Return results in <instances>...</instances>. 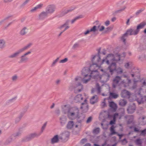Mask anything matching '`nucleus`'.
Masks as SVG:
<instances>
[{
	"label": "nucleus",
	"instance_id": "obj_1",
	"mask_svg": "<svg viewBox=\"0 0 146 146\" xmlns=\"http://www.w3.org/2000/svg\"><path fill=\"white\" fill-rule=\"evenodd\" d=\"M79 109L76 107L71 108L68 110L67 115L68 118L71 120L77 119L78 123H81L84 119L85 116L81 114L79 115Z\"/></svg>",
	"mask_w": 146,
	"mask_h": 146
},
{
	"label": "nucleus",
	"instance_id": "obj_2",
	"mask_svg": "<svg viewBox=\"0 0 146 146\" xmlns=\"http://www.w3.org/2000/svg\"><path fill=\"white\" fill-rule=\"evenodd\" d=\"M96 59L98 60V62H101V64H103L104 62L108 65L110 63L113 62L114 61H116L114 55L112 54H110L108 55L106 57L105 59H103L102 60L100 56L99 55H94L92 58V61H94V59Z\"/></svg>",
	"mask_w": 146,
	"mask_h": 146
},
{
	"label": "nucleus",
	"instance_id": "obj_3",
	"mask_svg": "<svg viewBox=\"0 0 146 146\" xmlns=\"http://www.w3.org/2000/svg\"><path fill=\"white\" fill-rule=\"evenodd\" d=\"M90 71V68L88 67H85L83 68L82 71V74L84 77L82 78L81 77L77 76L75 78L76 81L78 80L82 81L84 84L87 83L90 80V76L88 74Z\"/></svg>",
	"mask_w": 146,
	"mask_h": 146
},
{
	"label": "nucleus",
	"instance_id": "obj_4",
	"mask_svg": "<svg viewBox=\"0 0 146 146\" xmlns=\"http://www.w3.org/2000/svg\"><path fill=\"white\" fill-rule=\"evenodd\" d=\"M32 43H29L23 48L20 49L17 51L9 55L8 58L10 59H13L17 58L19 54L22 52L29 48L32 45Z\"/></svg>",
	"mask_w": 146,
	"mask_h": 146
},
{
	"label": "nucleus",
	"instance_id": "obj_5",
	"mask_svg": "<svg viewBox=\"0 0 146 146\" xmlns=\"http://www.w3.org/2000/svg\"><path fill=\"white\" fill-rule=\"evenodd\" d=\"M110 64L108 67V69L109 70L111 75H112L116 71V64L115 62H111Z\"/></svg>",
	"mask_w": 146,
	"mask_h": 146
},
{
	"label": "nucleus",
	"instance_id": "obj_6",
	"mask_svg": "<svg viewBox=\"0 0 146 146\" xmlns=\"http://www.w3.org/2000/svg\"><path fill=\"white\" fill-rule=\"evenodd\" d=\"M92 61L93 62V64L90 65V68L91 71L92 70H97L96 68L98 67L99 66V65H100L102 64H100V63L99 62V63L98 62V60L95 58L94 59V61L93 62L92 61Z\"/></svg>",
	"mask_w": 146,
	"mask_h": 146
},
{
	"label": "nucleus",
	"instance_id": "obj_7",
	"mask_svg": "<svg viewBox=\"0 0 146 146\" xmlns=\"http://www.w3.org/2000/svg\"><path fill=\"white\" fill-rule=\"evenodd\" d=\"M69 22V20H67L65 23H64L62 25H61L60 27H58V28L60 30L62 29V28L64 27H65L64 29L59 35L58 36H60L61 34L63 32H64L66 30L68 29L69 28V27L68 26Z\"/></svg>",
	"mask_w": 146,
	"mask_h": 146
},
{
	"label": "nucleus",
	"instance_id": "obj_8",
	"mask_svg": "<svg viewBox=\"0 0 146 146\" xmlns=\"http://www.w3.org/2000/svg\"><path fill=\"white\" fill-rule=\"evenodd\" d=\"M136 106L134 103L130 104L128 106L127 110L129 114H132L136 110Z\"/></svg>",
	"mask_w": 146,
	"mask_h": 146
},
{
	"label": "nucleus",
	"instance_id": "obj_9",
	"mask_svg": "<svg viewBox=\"0 0 146 146\" xmlns=\"http://www.w3.org/2000/svg\"><path fill=\"white\" fill-rule=\"evenodd\" d=\"M55 7L54 5H49L46 8V11L48 14H51L55 11Z\"/></svg>",
	"mask_w": 146,
	"mask_h": 146
},
{
	"label": "nucleus",
	"instance_id": "obj_10",
	"mask_svg": "<svg viewBox=\"0 0 146 146\" xmlns=\"http://www.w3.org/2000/svg\"><path fill=\"white\" fill-rule=\"evenodd\" d=\"M127 81L125 80H123L120 83L121 84L125 87H129L130 84L131 82V81L130 79L128 78H127Z\"/></svg>",
	"mask_w": 146,
	"mask_h": 146
},
{
	"label": "nucleus",
	"instance_id": "obj_11",
	"mask_svg": "<svg viewBox=\"0 0 146 146\" xmlns=\"http://www.w3.org/2000/svg\"><path fill=\"white\" fill-rule=\"evenodd\" d=\"M121 80V77L119 76L115 77L113 80V87L115 88L119 86V82Z\"/></svg>",
	"mask_w": 146,
	"mask_h": 146
},
{
	"label": "nucleus",
	"instance_id": "obj_12",
	"mask_svg": "<svg viewBox=\"0 0 146 146\" xmlns=\"http://www.w3.org/2000/svg\"><path fill=\"white\" fill-rule=\"evenodd\" d=\"M48 16V14L46 11H43L40 13L38 16V19L39 20H43Z\"/></svg>",
	"mask_w": 146,
	"mask_h": 146
},
{
	"label": "nucleus",
	"instance_id": "obj_13",
	"mask_svg": "<svg viewBox=\"0 0 146 146\" xmlns=\"http://www.w3.org/2000/svg\"><path fill=\"white\" fill-rule=\"evenodd\" d=\"M126 32L128 35H137L139 33L137 29L135 30L132 29H128Z\"/></svg>",
	"mask_w": 146,
	"mask_h": 146
},
{
	"label": "nucleus",
	"instance_id": "obj_14",
	"mask_svg": "<svg viewBox=\"0 0 146 146\" xmlns=\"http://www.w3.org/2000/svg\"><path fill=\"white\" fill-rule=\"evenodd\" d=\"M125 119H127V123L128 124L133 123L134 116L133 115H127L125 116Z\"/></svg>",
	"mask_w": 146,
	"mask_h": 146
},
{
	"label": "nucleus",
	"instance_id": "obj_15",
	"mask_svg": "<svg viewBox=\"0 0 146 146\" xmlns=\"http://www.w3.org/2000/svg\"><path fill=\"white\" fill-rule=\"evenodd\" d=\"M99 76V73L98 71L97 70H92L90 74V80L91 77L93 78L94 79H95L97 78Z\"/></svg>",
	"mask_w": 146,
	"mask_h": 146
},
{
	"label": "nucleus",
	"instance_id": "obj_16",
	"mask_svg": "<svg viewBox=\"0 0 146 146\" xmlns=\"http://www.w3.org/2000/svg\"><path fill=\"white\" fill-rule=\"evenodd\" d=\"M69 136V133L68 131H65L62 133L61 137L60 139L63 140H67Z\"/></svg>",
	"mask_w": 146,
	"mask_h": 146
},
{
	"label": "nucleus",
	"instance_id": "obj_17",
	"mask_svg": "<svg viewBox=\"0 0 146 146\" xmlns=\"http://www.w3.org/2000/svg\"><path fill=\"white\" fill-rule=\"evenodd\" d=\"M121 94V96L123 98L129 97L130 95L129 92L125 90H123L122 91Z\"/></svg>",
	"mask_w": 146,
	"mask_h": 146
},
{
	"label": "nucleus",
	"instance_id": "obj_18",
	"mask_svg": "<svg viewBox=\"0 0 146 146\" xmlns=\"http://www.w3.org/2000/svg\"><path fill=\"white\" fill-rule=\"evenodd\" d=\"M28 60L29 58L28 57L23 54L20 57L19 62V63H25Z\"/></svg>",
	"mask_w": 146,
	"mask_h": 146
},
{
	"label": "nucleus",
	"instance_id": "obj_19",
	"mask_svg": "<svg viewBox=\"0 0 146 146\" xmlns=\"http://www.w3.org/2000/svg\"><path fill=\"white\" fill-rule=\"evenodd\" d=\"M139 124L142 125H144L146 124V116H142L139 119Z\"/></svg>",
	"mask_w": 146,
	"mask_h": 146
},
{
	"label": "nucleus",
	"instance_id": "obj_20",
	"mask_svg": "<svg viewBox=\"0 0 146 146\" xmlns=\"http://www.w3.org/2000/svg\"><path fill=\"white\" fill-rule=\"evenodd\" d=\"M98 97L96 95H94L90 99V102L92 104H94L98 101Z\"/></svg>",
	"mask_w": 146,
	"mask_h": 146
},
{
	"label": "nucleus",
	"instance_id": "obj_21",
	"mask_svg": "<svg viewBox=\"0 0 146 146\" xmlns=\"http://www.w3.org/2000/svg\"><path fill=\"white\" fill-rule=\"evenodd\" d=\"M83 99V98L81 94L77 95L74 98V100L76 102H80L81 100H82Z\"/></svg>",
	"mask_w": 146,
	"mask_h": 146
},
{
	"label": "nucleus",
	"instance_id": "obj_22",
	"mask_svg": "<svg viewBox=\"0 0 146 146\" xmlns=\"http://www.w3.org/2000/svg\"><path fill=\"white\" fill-rule=\"evenodd\" d=\"M145 25H146V22L143 21L138 25L137 26L136 29L139 32L140 29L143 28Z\"/></svg>",
	"mask_w": 146,
	"mask_h": 146
},
{
	"label": "nucleus",
	"instance_id": "obj_23",
	"mask_svg": "<svg viewBox=\"0 0 146 146\" xmlns=\"http://www.w3.org/2000/svg\"><path fill=\"white\" fill-rule=\"evenodd\" d=\"M43 4H40L37 5L36 7L33 8L30 10V12L31 13H33L36 11L37 10L40 9L43 6Z\"/></svg>",
	"mask_w": 146,
	"mask_h": 146
},
{
	"label": "nucleus",
	"instance_id": "obj_24",
	"mask_svg": "<svg viewBox=\"0 0 146 146\" xmlns=\"http://www.w3.org/2000/svg\"><path fill=\"white\" fill-rule=\"evenodd\" d=\"M28 29L26 27L23 28L20 31L19 33L22 36L25 35L28 32Z\"/></svg>",
	"mask_w": 146,
	"mask_h": 146
},
{
	"label": "nucleus",
	"instance_id": "obj_25",
	"mask_svg": "<svg viewBox=\"0 0 146 146\" xmlns=\"http://www.w3.org/2000/svg\"><path fill=\"white\" fill-rule=\"evenodd\" d=\"M70 108H68L66 105H63L62 106V111L64 114L67 113V115L68 110Z\"/></svg>",
	"mask_w": 146,
	"mask_h": 146
},
{
	"label": "nucleus",
	"instance_id": "obj_26",
	"mask_svg": "<svg viewBox=\"0 0 146 146\" xmlns=\"http://www.w3.org/2000/svg\"><path fill=\"white\" fill-rule=\"evenodd\" d=\"M109 105L110 107L114 110L116 111L117 108V106L114 102H110Z\"/></svg>",
	"mask_w": 146,
	"mask_h": 146
},
{
	"label": "nucleus",
	"instance_id": "obj_27",
	"mask_svg": "<svg viewBox=\"0 0 146 146\" xmlns=\"http://www.w3.org/2000/svg\"><path fill=\"white\" fill-rule=\"evenodd\" d=\"M32 139L33 138L31 137L30 134L23 138L22 139V141L23 142H28L31 141Z\"/></svg>",
	"mask_w": 146,
	"mask_h": 146
},
{
	"label": "nucleus",
	"instance_id": "obj_28",
	"mask_svg": "<svg viewBox=\"0 0 146 146\" xmlns=\"http://www.w3.org/2000/svg\"><path fill=\"white\" fill-rule=\"evenodd\" d=\"M58 141V135H55L51 139V143L52 144L57 143Z\"/></svg>",
	"mask_w": 146,
	"mask_h": 146
},
{
	"label": "nucleus",
	"instance_id": "obj_29",
	"mask_svg": "<svg viewBox=\"0 0 146 146\" xmlns=\"http://www.w3.org/2000/svg\"><path fill=\"white\" fill-rule=\"evenodd\" d=\"M128 35V34L126 31V33L123 34L121 38V40L125 44L126 43V40Z\"/></svg>",
	"mask_w": 146,
	"mask_h": 146
},
{
	"label": "nucleus",
	"instance_id": "obj_30",
	"mask_svg": "<svg viewBox=\"0 0 146 146\" xmlns=\"http://www.w3.org/2000/svg\"><path fill=\"white\" fill-rule=\"evenodd\" d=\"M13 138L11 136L6 140L4 143V145H7L9 144L12 141Z\"/></svg>",
	"mask_w": 146,
	"mask_h": 146
},
{
	"label": "nucleus",
	"instance_id": "obj_31",
	"mask_svg": "<svg viewBox=\"0 0 146 146\" xmlns=\"http://www.w3.org/2000/svg\"><path fill=\"white\" fill-rule=\"evenodd\" d=\"M60 123L61 125H63L66 122V118L64 116H63L60 118Z\"/></svg>",
	"mask_w": 146,
	"mask_h": 146
},
{
	"label": "nucleus",
	"instance_id": "obj_32",
	"mask_svg": "<svg viewBox=\"0 0 146 146\" xmlns=\"http://www.w3.org/2000/svg\"><path fill=\"white\" fill-rule=\"evenodd\" d=\"M74 123L73 121H69L67 125V128L68 129H71L73 127Z\"/></svg>",
	"mask_w": 146,
	"mask_h": 146
},
{
	"label": "nucleus",
	"instance_id": "obj_33",
	"mask_svg": "<svg viewBox=\"0 0 146 146\" xmlns=\"http://www.w3.org/2000/svg\"><path fill=\"white\" fill-rule=\"evenodd\" d=\"M31 136V137H32L33 139L35 137H38L41 135V133H39L36 132L31 133L30 134Z\"/></svg>",
	"mask_w": 146,
	"mask_h": 146
},
{
	"label": "nucleus",
	"instance_id": "obj_34",
	"mask_svg": "<svg viewBox=\"0 0 146 146\" xmlns=\"http://www.w3.org/2000/svg\"><path fill=\"white\" fill-rule=\"evenodd\" d=\"M118 96V94L110 92L109 98L115 99L117 98Z\"/></svg>",
	"mask_w": 146,
	"mask_h": 146
},
{
	"label": "nucleus",
	"instance_id": "obj_35",
	"mask_svg": "<svg viewBox=\"0 0 146 146\" xmlns=\"http://www.w3.org/2000/svg\"><path fill=\"white\" fill-rule=\"evenodd\" d=\"M86 100H85L84 101V102L82 103V105L80 107L81 109H84L85 107L86 108L87 110L88 109V106L87 105L86 103Z\"/></svg>",
	"mask_w": 146,
	"mask_h": 146
},
{
	"label": "nucleus",
	"instance_id": "obj_36",
	"mask_svg": "<svg viewBox=\"0 0 146 146\" xmlns=\"http://www.w3.org/2000/svg\"><path fill=\"white\" fill-rule=\"evenodd\" d=\"M5 41L3 39L0 40V48L3 49L5 46Z\"/></svg>",
	"mask_w": 146,
	"mask_h": 146
},
{
	"label": "nucleus",
	"instance_id": "obj_37",
	"mask_svg": "<svg viewBox=\"0 0 146 146\" xmlns=\"http://www.w3.org/2000/svg\"><path fill=\"white\" fill-rule=\"evenodd\" d=\"M96 88L97 94H100L101 92V88L98 83H96Z\"/></svg>",
	"mask_w": 146,
	"mask_h": 146
},
{
	"label": "nucleus",
	"instance_id": "obj_38",
	"mask_svg": "<svg viewBox=\"0 0 146 146\" xmlns=\"http://www.w3.org/2000/svg\"><path fill=\"white\" fill-rule=\"evenodd\" d=\"M115 128L114 126L112 125L110 128V130L111 132V133H110V135H112L116 133H117L115 131V130L114 129Z\"/></svg>",
	"mask_w": 146,
	"mask_h": 146
},
{
	"label": "nucleus",
	"instance_id": "obj_39",
	"mask_svg": "<svg viewBox=\"0 0 146 146\" xmlns=\"http://www.w3.org/2000/svg\"><path fill=\"white\" fill-rule=\"evenodd\" d=\"M83 17L82 15H79L76 17L74 18L71 21V23L72 24H73L74 22H75L76 20L79 19H80L82 18Z\"/></svg>",
	"mask_w": 146,
	"mask_h": 146
},
{
	"label": "nucleus",
	"instance_id": "obj_40",
	"mask_svg": "<svg viewBox=\"0 0 146 146\" xmlns=\"http://www.w3.org/2000/svg\"><path fill=\"white\" fill-rule=\"evenodd\" d=\"M127 103V101L125 100H121L119 102V104L122 106H125Z\"/></svg>",
	"mask_w": 146,
	"mask_h": 146
},
{
	"label": "nucleus",
	"instance_id": "obj_41",
	"mask_svg": "<svg viewBox=\"0 0 146 146\" xmlns=\"http://www.w3.org/2000/svg\"><path fill=\"white\" fill-rule=\"evenodd\" d=\"M134 143L138 145H141L142 144V141L140 139H137L134 141Z\"/></svg>",
	"mask_w": 146,
	"mask_h": 146
},
{
	"label": "nucleus",
	"instance_id": "obj_42",
	"mask_svg": "<svg viewBox=\"0 0 146 146\" xmlns=\"http://www.w3.org/2000/svg\"><path fill=\"white\" fill-rule=\"evenodd\" d=\"M68 13L67 9H63L61 12L60 15L63 16Z\"/></svg>",
	"mask_w": 146,
	"mask_h": 146
},
{
	"label": "nucleus",
	"instance_id": "obj_43",
	"mask_svg": "<svg viewBox=\"0 0 146 146\" xmlns=\"http://www.w3.org/2000/svg\"><path fill=\"white\" fill-rule=\"evenodd\" d=\"M137 84H136V82L135 81H134V83L132 86H130V85H129V89L131 90H134L136 89L137 87Z\"/></svg>",
	"mask_w": 146,
	"mask_h": 146
},
{
	"label": "nucleus",
	"instance_id": "obj_44",
	"mask_svg": "<svg viewBox=\"0 0 146 146\" xmlns=\"http://www.w3.org/2000/svg\"><path fill=\"white\" fill-rule=\"evenodd\" d=\"M21 133L20 131H19L16 133L13 134L11 136L13 138V137H17L20 136L21 134Z\"/></svg>",
	"mask_w": 146,
	"mask_h": 146
},
{
	"label": "nucleus",
	"instance_id": "obj_45",
	"mask_svg": "<svg viewBox=\"0 0 146 146\" xmlns=\"http://www.w3.org/2000/svg\"><path fill=\"white\" fill-rule=\"evenodd\" d=\"M80 45L79 43H76L73 46L72 48L73 50H75L79 47Z\"/></svg>",
	"mask_w": 146,
	"mask_h": 146
},
{
	"label": "nucleus",
	"instance_id": "obj_46",
	"mask_svg": "<svg viewBox=\"0 0 146 146\" xmlns=\"http://www.w3.org/2000/svg\"><path fill=\"white\" fill-rule=\"evenodd\" d=\"M46 124H47V122H46L44 124L43 126L42 127L41 129V131L39 133H41V135L43 133L44 130L45 129L46 126Z\"/></svg>",
	"mask_w": 146,
	"mask_h": 146
},
{
	"label": "nucleus",
	"instance_id": "obj_47",
	"mask_svg": "<svg viewBox=\"0 0 146 146\" xmlns=\"http://www.w3.org/2000/svg\"><path fill=\"white\" fill-rule=\"evenodd\" d=\"M106 98H104L103 101L102 102L101 104V106L102 108H103L106 106Z\"/></svg>",
	"mask_w": 146,
	"mask_h": 146
},
{
	"label": "nucleus",
	"instance_id": "obj_48",
	"mask_svg": "<svg viewBox=\"0 0 146 146\" xmlns=\"http://www.w3.org/2000/svg\"><path fill=\"white\" fill-rule=\"evenodd\" d=\"M126 8V7L125 6H124L122 8L120 9L116 10L115 11V13H120L122 11H124Z\"/></svg>",
	"mask_w": 146,
	"mask_h": 146
},
{
	"label": "nucleus",
	"instance_id": "obj_49",
	"mask_svg": "<svg viewBox=\"0 0 146 146\" xmlns=\"http://www.w3.org/2000/svg\"><path fill=\"white\" fill-rule=\"evenodd\" d=\"M100 129L99 127H97L94 129L93 131L94 133L97 134L98 133L100 132Z\"/></svg>",
	"mask_w": 146,
	"mask_h": 146
},
{
	"label": "nucleus",
	"instance_id": "obj_50",
	"mask_svg": "<svg viewBox=\"0 0 146 146\" xmlns=\"http://www.w3.org/2000/svg\"><path fill=\"white\" fill-rule=\"evenodd\" d=\"M79 86L80 87V89H78V92H80L83 89V85L81 84L80 83H79L77 85V86Z\"/></svg>",
	"mask_w": 146,
	"mask_h": 146
},
{
	"label": "nucleus",
	"instance_id": "obj_51",
	"mask_svg": "<svg viewBox=\"0 0 146 146\" xmlns=\"http://www.w3.org/2000/svg\"><path fill=\"white\" fill-rule=\"evenodd\" d=\"M137 101L139 104H143L144 103V101L143 100L142 98H138L137 100Z\"/></svg>",
	"mask_w": 146,
	"mask_h": 146
},
{
	"label": "nucleus",
	"instance_id": "obj_52",
	"mask_svg": "<svg viewBox=\"0 0 146 146\" xmlns=\"http://www.w3.org/2000/svg\"><path fill=\"white\" fill-rule=\"evenodd\" d=\"M97 27L96 26H94L90 30L91 32H95L97 31Z\"/></svg>",
	"mask_w": 146,
	"mask_h": 146
},
{
	"label": "nucleus",
	"instance_id": "obj_53",
	"mask_svg": "<svg viewBox=\"0 0 146 146\" xmlns=\"http://www.w3.org/2000/svg\"><path fill=\"white\" fill-rule=\"evenodd\" d=\"M59 59V58H57L55 60H54L51 65V66L53 67L55 65Z\"/></svg>",
	"mask_w": 146,
	"mask_h": 146
},
{
	"label": "nucleus",
	"instance_id": "obj_54",
	"mask_svg": "<svg viewBox=\"0 0 146 146\" xmlns=\"http://www.w3.org/2000/svg\"><path fill=\"white\" fill-rule=\"evenodd\" d=\"M144 10V8H142L140 10L137 11L136 13L135 14L136 15H139Z\"/></svg>",
	"mask_w": 146,
	"mask_h": 146
},
{
	"label": "nucleus",
	"instance_id": "obj_55",
	"mask_svg": "<svg viewBox=\"0 0 146 146\" xmlns=\"http://www.w3.org/2000/svg\"><path fill=\"white\" fill-rule=\"evenodd\" d=\"M100 26V24L98 26L97 28H99V30L100 31H102L104 29L105 27L104 26H102L100 27V28H99V27Z\"/></svg>",
	"mask_w": 146,
	"mask_h": 146
},
{
	"label": "nucleus",
	"instance_id": "obj_56",
	"mask_svg": "<svg viewBox=\"0 0 146 146\" xmlns=\"http://www.w3.org/2000/svg\"><path fill=\"white\" fill-rule=\"evenodd\" d=\"M117 72L119 74H121L123 73V69L121 68H118L117 69Z\"/></svg>",
	"mask_w": 146,
	"mask_h": 146
},
{
	"label": "nucleus",
	"instance_id": "obj_57",
	"mask_svg": "<svg viewBox=\"0 0 146 146\" xmlns=\"http://www.w3.org/2000/svg\"><path fill=\"white\" fill-rule=\"evenodd\" d=\"M141 134L142 135H145L146 134V129L140 131Z\"/></svg>",
	"mask_w": 146,
	"mask_h": 146
},
{
	"label": "nucleus",
	"instance_id": "obj_58",
	"mask_svg": "<svg viewBox=\"0 0 146 146\" xmlns=\"http://www.w3.org/2000/svg\"><path fill=\"white\" fill-rule=\"evenodd\" d=\"M25 113L24 112H21V113L20 114L19 116L18 117V118L17 119H19V120H20L22 117L23 116Z\"/></svg>",
	"mask_w": 146,
	"mask_h": 146
},
{
	"label": "nucleus",
	"instance_id": "obj_59",
	"mask_svg": "<svg viewBox=\"0 0 146 146\" xmlns=\"http://www.w3.org/2000/svg\"><path fill=\"white\" fill-rule=\"evenodd\" d=\"M13 21L9 23L7 25H6L4 27V29H7L8 27H9L13 23Z\"/></svg>",
	"mask_w": 146,
	"mask_h": 146
},
{
	"label": "nucleus",
	"instance_id": "obj_60",
	"mask_svg": "<svg viewBox=\"0 0 146 146\" xmlns=\"http://www.w3.org/2000/svg\"><path fill=\"white\" fill-rule=\"evenodd\" d=\"M68 59L67 58H66L64 59L61 60L60 61V63H64L68 61Z\"/></svg>",
	"mask_w": 146,
	"mask_h": 146
},
{
	"label": "nucleus",
	"instance_id": "obj_61",
	"mask_svg": "<svg viewBox=\"0 0 146 146\" xmlns=\"http://www.w3.org/2000/svg\"><path fill=\"white\" fill-rule=\"evenodd\" d=\"M75 8H76V7H72L70 8L69 9H67L68 13L69 12H71Z\"/></svg>",
	"mask_w": 146,
	"mask_h": 146
},
{
	"label": "nucleus",
	"instance_id": "obj_62",
	"mask_svg": "<svg viewBox=\"0 0 146 146\" xmlns=\"http://www.w3.org/2000/svg\"><path fill=\"white\" fill-rule=\"evenodd\" d=\"M75 8H76V7H72L70 8L69 9H67L68 13L69 12H71Z\"/></svg>",
	"mask_w": 146,
	"mask_h": 146
},
{
	"label": "nucleus",
	"instance_id": "obj_63",
	"mask_svg": "<svg viewBox=\"0 0 146 146\" xmlns=\"http://www.w3.org/2000/svg\"><path fill=\"white\" fill-rule=\"evenodd\" d=\"M31 0H26L21 5L22 7L24 6L27 4Z\"/></svg>",
	"mask_w": 146,
	"mask_h": 146
},
{
	"label": "nucleus",
	"instance_id": "obj_64",
	"mask_svg": "<svg viewBox=\"0 0 146 146\" xmlns=\"http://www.w3.org/2000/svg\"><path fill=\"white\" fill-rule=\"evenodd\" d=\"M55 112L56 114L59 115L60 113V111L59 108L55 110Z\"/></svg>",
	"mask_w": 146,
	"mask_h": 146
}]
</instances>
